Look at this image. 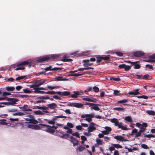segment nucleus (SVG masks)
<instances>
[{"instance_id":"nucleus-12","label":"nucleus","mask_w":155,"mask_h":155,"mask_svg":"<svg viewBox=\"0 0 155 155\" xmlns=\"http://www.w3.org/2000/svg\"><path fill=\"white\" fill-rule=\"evenodd\" d=\"M34 90L33 92L35 93H40L41 91L40 90H46L47 89L45 88H44L42 87H36V89Z\"/></svg>"},{"instance_id":"nucleus-22","label":"nucleus","mask_w":155,"mask_h":155,"mask_svg":"<svg viewBox=\"0 0 155 155\" xmlns=\"http://www.w3.org/2000/svg\"><path fill=\"white\" fill-rule=\"evenodd\" d=\"M34 113L36 115H43L44 114V113L42 112L40 110L34 111Z\"/></svg>"},{"instance_id":"nucleus-3","label":"nucleus","mask_w":155,"mask_h":155,"mask_svg":"<svg viewBox=\"0 0 155 155\" xmlns=\"http://www.w3.org/2000/svg\"><path fill=\"white\" fill-rule=\"evenodd\" d=\"M39 125L42 126L46 127L45 128V130L47 132L51 134H53L54 133L55 131L54 129L51 128V126L50 125H47L45 124H40Z\"/></svg>"},{"instance_id":"nucleus-44","label":"nucleus","mask_w":155,"mask_h":155,"mask_svg":"<svg viewBox=\"0 0 155 155\" xmlns=\"http://www.w3.org/2000/svg\"><path fill=\"white\" fill-rule=\"evenodd\" d=\"M62 61L63 62H70L72 61L73 60L70 58H64Z\"/></svg>"},{"instance_id":"nucleus-59","label":"nucleus","mask_w":155,"mask_h":155,"mask_svg":"<svg viewBox=\"0 0 155 155\" xmlns=\"http://www.w3.org/2000/svg\"><path fill=\"white\" fill-rule=\"evenodd\" d=\"M104 128L106 131H107L109 133L111 131V128L109 127H105Z\"/></svg>"},{"instance_id":"nucleus-53","label":"nucleus","mask_w":155,"mask_h":155,"mask_svg":"<svg viewBox=\"0 0 155 155\" xmlns=\"http://www.w3.org/2000/svg\"><path fill=\"white\" fill-rule=\"evenodd\" d=\"M141 130H140L136 134L135 137H140L141 136L142 132Z\"/></svg>"},{"instance_id":"nucleus-56","label":"nucleus","mask_w":155,"mask_h":155,"mask_svg":"<svg viewBox=\"0 0 155 155\" xmlns=\"http://www.w3.org/2000/svg\"><path fill=\"white\" fill-rule=\"evenodd\" d=\"M125 64H121L119 65L118 66L119 68L122 69H124L125 66Z\"/></svg>"},{"instance_id":"nucleus-35","label":"nucleus","mask_w":155,"mask_h":155,"mask_svg":"<svg viewBox=\"0 0 155 155\" xmlns=\"http://www.w3.org/2000/svg\"><path fill=\"white\" fill-rule=\"evenodd\" d=\"M100 105L98 104V105H94V106L92 107V108L95 110H99L100 109V108L98 107V106H100Z\"/></svg>"},{"instance_id":"nucleus-32","label":"nucleus","mask_w":155,"mask_h":155,"mask_svg":"<svg viewBox=\"0 0 155 155\" xmlns=\"http://www.w3.org/2000/svg\"><path fill=\"white\" fill-rule=\"evenodd\" d=\"M62 78V77H56L55 78V79L57 81H66L67 80V78H63V79H61Z\"/></svg>"},{"instance_id":"nucleus-50","label":"nucleus","mask_w":155,"mask_h":155,"mask_svg":"<svg viewBox=\"0 0 155 155\" xmlns=\"http://www.w3.org/2000/svg\"><path fill=\"white\" fill-rule=\"evenodd\" d=\"M102 60H104L105 61H107L109 60L110 59V58L108 56H102Z\"/></svg>"},{"instance_id":"nucleus-45","label":"nucleus","mask_w":155,"mask_h":155,"mask_svg":"<svg viewBox=\"0 0 155 155\" xmlns=\"http://www.w3.org/2000/svg\"><path fill=\"white\" fill-rule=\"evenodd\" d=\"M128 101V100L127 99H125L119 101L117 102L118 103H123L127 102Z\"/></svg>"},{"instance_id":"nucleus-34","label":"nucleus","mask_w":155,"mask_h":155,"mask_svg":"<svg viewBox=\"0 0 155 155\" xmlns=\"http://www.w3.org/2000/svg\"><path fill=\"white\" fill-rule=\"evenodd\" d=\"M110 80L116 81H120L121 80V79L119 78L111 77L110 78Z\"/></svg>"},{"instance_id":"nucleus-16","label":"nucleus","mask_w":155,"mask_h":155,"mask_svg":"<svg viewBox=\"0 0 155 155\" xmlns=\"http://www.w3.org/2000/svg\"><path fill=\"white\" fill-rule=\"evenodd\" d=\"M47 107L51 109H54L57 107V105L55 103H52L47 105Z\"/></svg>"},{"instance_id":"nucleus-1","label":"nucleus","mask_w":155,"mask_h":155,"mask_svg":"<svg viewBox=\"0 0 155 155\" xmlns=\"http://www.w3.org/2000/svg\"><path fill=\"white\" fill-rule=\"evenodd\" d=\"M58 56V55L53 54L51 55H47L43 57H40L37 60V61L41 63L48 60H53L57 58Z\"/></svg>"},{"instance_id":"nucleus-37","label":"nucleus","mask_w":155,"mask_h":155,"mask_svg":"<svg viewBox=\"0 0 155 155\" xmlns=\"http://www.w3.org/2000/svg\"><path fill=\"white\" fill-rule=\"evenodd\" d=\"M57 92H55L53 91H50L46 92V94H57Z\"/></svg>"},{"instance_id":"nucleus-41","label":"nucleus","mask_w":155,"mask_h":155,"mask_svg":"<svg viewBox=\"0 0 155 155\" xmlns=\"http://www.w3.org/2000/svg\"><path fill=\"white\" fill-rule=\"evenodd\" d=\"M137 63H136L135 64L134 67V69H139L141 67L140 65L139 64H138Z\"/></svg>"},{"instance_id":"nucleus-19","label":"nucleus","mask_w":155,"mask_h":155,"mask_svg":"<svg viewBox=\"0 0 155 155\" xmlns=\"http://www.w3.org/2000/svg\"><path fill=\"white\" fill-rule=\"evenodd\" d=\"M19 108H20V109L22 110V111H28V106L27 105H25L23 107H19Z\"/></svg>"},{"instance_id":"nucleus-11","label":"nucleus","mask_w":155,"mask_h":155,"mask_svg":"<svg viewBox=\"0 0 155 155\" xmlns=\"http://www.w3.org/2000/svg\"><path fill=\"white\" fill-rule=\"evenodd\" d=\"M91 125L89 126L88 128V131L89 132H92L96 129L95 127H94L95 124L92 122L91 123Z\"/></svg>"},{"instance_id":"nucleus-63","label":"nucleus","mask_w":155,"mask_h":155,"mask_svg":"<svg viewBox=\"0 0 155 155\" xmlns=\"http://www.w3.org/2000/svg\"><path fill=\"white\" fill-rule=\"evenodd\" d=\"M149 77V75H148V74H146L143 76V77H142V79L147 80V79Z\"/></svg>"},{"instance_id":"nucleus-2","label":"nucleus","mask_w":155,"mask_h":155,"mask_svg":"<svg viewBox=\"0 0 155 155\" xmlns=\"http://www.w3.org/2000/svg\"><path fill=\"white\" fill-rule=\"evenodd\" d=\"M81 117L82 118H84L85 117H86L85 120L89 122H91L92 120V118L94 117L97 119L102 118L101 116L99 115L95 116V114L93 113H92L90 114H83L81 115Z\"/></svg>"},{"instance_id":"nucleus-27","label":"nucleus","mask_w":155,"mask_h":155,"mask_svg":"<svg viewBox=\"0 0 155 155\" xmlns=\"http://www.w3.org/2000/svg\"><path fill=\"white\" fill-rule=\"evenodd\" d=\"M146 112L149 115L154 116L155 115V112L153 110H147Z\"/></svg>"},{"instance_id":"nucleus-55","label":"nucleus","mask_w":155,"mask_h":155,"mask_svg":"<svg viewBox=\"0 0 155 155\" xmlns=\"http://www.w3.org/2000/svg\"><path fill=\"white\" fill-rule=\"evenodd\" d=\"M67 125L68 126V127L69 128L70 127L71 128H72L74 127V125L73 124L71 123L68 122L67 123Z\"/></svg>"},{"instance_id":"nucleus-28","label":"nucleus","mask_w":155,"mask_h":155,"mask_svg":"<svg viewBox=\"0 0 155 155\" xmlns=\"http://www.w3.org/2000/svg\"><path fill=\"white\" fill-rule=\"evenodd\" d=\"M41 127L38 125H33L32 129L35 130H38L40 129Z\"/></svg>"},{"instance_id":"nucleus-60","label":"nucleus","mask_w":155,"mask_h":155,"mask_svg":"<svg viewBox=\"0 0 155 155\" xmlns=\"http://www.w3.org/2000/svg\"><path fill=\"white\" fill-rule=\"evenodd\" d=\"M137 129H133L132 131L131 134H130V135H133L134 134L137 133Z\"/></svg>"},{"instance_id":"nucleus-14","label":"nucleus","mask_w":155,"mask_h":155,"mask_svg":"<svg viewBox=\"0 0 155 155\" xmlns=\"http://www.w3.org/2000/svg\"><path fill=\"white\" fill-rule=\"evenodd\" d=\"M74 93L73 94H70L69 97H71L72 98H76L78 97V95L81 94L80 93V92L78 91H74Z\"/></svg>"},{"instance_id":"nucleus-51","label":"nucleus","mask_w":155,"mask_h":155,"mask_svg":"<svg viewBox=\"0 0 155 155\" xmlns=\"http://www.w3.org/2000/svg\"><path fill=\"white\" fill-rule=\"evenodd\" d=\"M29 86L30 88H33L34 89H36V88L37 87L35 82L34 83V84L30 85Z\"/></svg>"},{"instance_id":"nucleus-47","label":"nucleus","mask_w":155,"mask_h":155,"mask_svg":"<svg viewBox=\"0 0 155 155\" xmlns=\"http://www.w3.org/2000/svg\"><path fill=\"white\" fill-rule=\"evenodd\" d=\"M97 144L102 145L103 144V142L101 139H97L96 140Z\"/></svg>"},{"instance_id":"nucleus-10","label":"nucleus","mask_w":155,"mask_h":155,"mask_svg":"<svg viewBox=\"0 0 155 155\" xmlns=\"http://www.w3.org/2000/svg\"><path fill=\"white\" fill-rule=\"evenodd\" d=\"M25 120L27 121H29L30 123L33 124H37L38 122V120H35L34 118H26Z\"/></svg>"},{"instance_id":"nucleus-7","label":"nucleus","mask_w":155,"mask_h":155,"mask_svg":"<svg viewBox=\"0 0 155 155\" xmlns=\"http://www.w3.org/2000/svg\"><path fill=\"white\" fill-rule=\"evenodd\" d=\"M46 80L42 79L40 80H39L35 82L37 86V87H39L41 85L44 84L46 82Z\"/></svg>"},{"instance_id":"nucleus-31","label":"nucleus","mask_w":155,"mask_h":155,"mask_svg":"<svg viewBox=\"0 0 155 155\" xmlns=\"http://www.w3.org/2000/svg\"><path fill=\"white\" fill-rule=\"evenodd\" d=\"M25 114L24 113L22 112H17L13 114V116H22L25 115Z\"/></svg>"},{"instance_id":"nucleus-18","label":"nucleus","mask_w":155,"mask_h":155,"mask_svg":"<svg viewBox=\"0 0 155 155\" xmlns=\"http://www.w3.org/2000/svg\"><path fill=\"white\" fill-rule=\"evenodd\" d=\"M83 105L81 103L74 102V107L78 108H81L83 107Z\"/></svg>"},{"instance_id":"nucleus-9","label":"nucleus","mask_w":155,"mask_h":155,"mask_svg":"<svg viewBox=\"0 0 155 155\" xmlns=\"http://www.w3.org/2000/svg\"><path fill=\"white\" fill-rule=\"evenodd\" d=\"M57 94L63 95L65 96H70V93L69 91H65L64 92L58 91Z\"/></svg>"},{"instance_id":"nucleus-54","label":"nucleus","mask_w":155,"mask_h":155,"mask_svg":"<svg viewBox=\"0 0 155 155\" xmlns=\"http://www.w3.org/2000/svg\"><path fill=\"white\" fill-rule=\"evenodd\" d=\"M23 91L25 93H31L32 91H29L27 89H23Z\"/></svg>"},{"instance_id":"nucleus-38","label":"nucleus","mask_w":155,"mask_h":155,"mask_svg":"<svg viewBox=\"0 0 155 155\" xmlns=\"http://www.w3.org/2000/svg\"><path fill=\"white\" fill-rule=\"evenodd\" d=\"M96 58L97 59L96 62L99 63L101 62L102 60V56H96Z\"/></svg>"},{"instance_id":"nucleus-48","label":"nucleus","mask_w":155,"mask_h":155,"mask_svg":"<svg viewBox=\"0 0 155 155\" xmlns=\"http://www.w3.org/2000/svg\"><path fill=\"white\" fill-rule=\"evenodd\" d=\"M83 75V74H78V73H73L71 74L70 75L72 76L78 77V76H81Z\"/></svg>"},{"instance_id":"nucleus-40","label":"nucleus","mask_w":155,"mask_h":155,"mask_svg":"<svg viewBox=\"0 0 155 155\" xmlns=\"http://www.w3.org/2000/svg\"><path fill=\"white\" fill-rule=\"evenodd\" d=\"M85 149V147H83L82 146H80L79 147L77 148V150L79 152H81V151H83L84 149Z\"/></svg>"},{"instance_id":"nucleus-46","label":"nucleus","mask_w":155,"mask_h":155,"mask_svg":"<svg viewBox=\"0 0 155 155\" xmlns=\"http://www.w3.org/2000/svg\"><path fill=\"white\" fill-rule=\"evenodd\" d=\"M128 101V100L127 99H125L119 101L117 102L118 103H123L127 102Z\"/></svg>"},{"instance_id":"nucleus-23","label":"nucleus","mask_w":155,"mask_h":155,"mask_svg":"<svg viewBox=\"0 0 155 155\" xmlns=\"http://www.w3.org/2000/svg\"><path fill=\"white\" fill-rule=\"evenodd\" d=\"M113 110H117L118 111H121L123 112L124 111V109L123 107H114L113 108Z\"/></svg>"},{"instance_id":"nucleus-17","label":"nucleus","mask_w":155,"mask_h":155,"mask_svg":"<svg viewBox=\"0 0 155 155\" xmlns=\"http://www.w3.org/2000/svg\"><path fill=\"white\" fill-rule=\"evenodd\" d=\"M58 118H64L66 119L67 118V117L66 116L63 115L56 116L55 117L52 118V120L55 122V121H56L57 120Z\"/></svg>"},{"instance_id":"nucleus-52","label":"nucleus","mask_w":155,"mask_h":155,"mask_svg":"<svg viewBox=\"0 0 155 155\" xmlns=\"http://www.w3.org/2000/svg\"><path fill=\"white\" fill-rule=\"evenodd\" d=\"M72 135L74 136H76L78 138L80 137V134L78 132H76L74 133H72Z\"/></svg>"},{"instance_id":"nucleus-13","label":"nucleus","mask_w":155,"mask_h":155,"mask_svg":"<svg viewBox=\"0 0 155 155\" xmlns=\"http://www.w3.org/2000/svg\"><path fill=\"white\" fill-rule=\"evenodd\" d=\"M71 141L73 143V146H74L75 145H78V140L75 139V138L71 136L70 137Z\"/></svg>"},{"instance_id":"nucleus-43","label":"nucleus","mask_w":155,"mask_h":155,"mask_svg":"<svg viewBox=\"0 0 155 155\" xmlns=\"http://www.w3.org/2000/svg\"><path fill=\"white\" fill-rule=\"evenodd\" d=\"M47 88L50 90H53L54 88H59V87L58 86H48Z\"/></svg>"},{"instance_id":"nucleus-4","label":"nucleus","mask_w":155,"mask_h":155,"mask_svg":"<svg viewBox=\"0 0 155 155\" xmlns=\"http://www.w3.org/2000/svg\"><path fill=\"white\" fill-rule=\"evenodd\" d=\"M30 64V62L28 61H24L20 63H16L15 64H14L12 65V67L15 70L17 67H19L20 66H22L24 65H28Z\"/></svg>"},{"instance_id":"nucleus-20","label":"nucleus","mask_w":155,"mask_h":155,"mask_svg":"<svg viewBox=\"0 0 155 155\" xmlns=\"http://www.w3.org/2000/svg\"><path fill=\"white\" fill-rule=\"evenodd\" d=\"M37 99L42 100H47L50 99V97L48 95H45L38 97H37Z\"/></svg>"},{"instance_id":"nucleus-62","label":"nucleus","mask_w":155,"mask_h":155,"mask_svg":"<svg viewBox=\"0 0 155 155\" xmlns=\"http://www.w3.org/2000/svg\"><path fill=\"white\" fill-rule=\"evenodd\" d=\"M63 69V68H52V71H56L60 70H62Z\"/></svg>"},{"instance_id":"nucleus-33","label":"nucleus","mask_w":155,"mask_h":155,"mask_svg":"<svg viewBox=\"0 0 155 155\" xmlns=\"http://www.w3.org/2000/svg\"><path fill=\"white\" fill-rule=\"evenodd\" d=\"M132 66V65H126L125 64V68H124V70L125 71H128L130 70V69L131 67Z\"/></svg>"},{"instance_id":"nucleus-58","label":"nucleus","mask_w":155,"mask_h":155,"mask_svg":"<svg viewBox=\"0 0 155 155\" xmlns=\"http://www.w3.org/2000/svg\"><path fill=\"white\" fill-rule=\"evenodd\" d=\"M116 54L118 56L121 57L123 56V53L121 52L120 51L116 52Z\"/></svg>"},{"instance_id":"nucleus-24","label":"nucleus","mask_w":155,"mask_h":155,"mask_svg":"<svg viewBox=\"0 0 155 155\" xmlns=\"http://www.w3.org/2000/svg\"><path fill=\"white\" fill-rule=\"evenodd\" d=\"M122 124L121 123H120V124L118 126V127L119 128H121L122 130H126L127 129V128L125 127H124L122 125Z\"/></svg>"},{"instance_id":"nucleus-57","label":"nucleus","mask_w":155,"mask_h":155,"mask_svg":"<svg viewBox=\"0 0 155 155\" xmlns=\"http://www.w3.org/2000/svg\"><path fill=\"white\" fill-rule=\"evenodd\" d=\"M45 71H52V66H50L49 67H47L45 69Z\"/></svg>"},{"instance_id":"nucleus-21","label":"nucleus","mask_w":155,"mask_h":155,"mask_svg":"<svg viewBox=\"0 0 155 155\" xmlns=\"http://www.w3.org/2000/svg\"><path fill=\"white\" fill-rule=\"evenodd\" d=\"M63 128L65 129L68 130L66 131V132L67 133L72 134V130L71 129L69 128L67 126H64V127Z\"/></svg>"},{"instance_id":"nucleus-36","label":"nucleus","mask_w":155,"mask_h":155,"mask_svg":"<svg viewBox=\"0 0 155 155\" xmlns=\"http://www.w3.org/2000/svg\"><path fill=\"white\" fill-rule=\"evenodd\" d=\"M26 75H24V76H21L20 77H17L16 78V81H19L20 80L23 79L25 78H26Z\"/></svg>"},{"instance_id":"nucleus-49","label":"nucleus","mask_w":155,"mask_h":155,"mask_svg":"<svg viewBox=\"0 0 155 155\" xmlns=\"http://www.w3.org/2000/svg\"><path fill=\"white\" fill-rule=\"evenodd\" d=\"M93 88L94 91L95 92H98L99 91V88L97 87L94 86L93 87Z\"/></svg>"},{"instance_id":"nucleus-26","label":"nucleus","mask_w":155,"mask_h":155,"mask_svg":"<svg viewBox=\"0 0 155 155\" xmlns=\"http://www.w3.org/2000/svg\"><path fill=\"white\" fill-rule=\"evenodd\" d=\"M6 90L8 91H13L15 89V88L13 87H6Z\"/></svg>"},{"instance_id":"nucleus-29","label":"nucleus","mask_w":155,"mask_h":155,"mask_svg":"<svg viewBox=\"0 0 155 155\" xmlns=\"http://www.w3.org/2000/svg\"><path fill=\"white\" fill-rule=\"evenodd\" d=\"M48 107L43 106L42 107V110H43V111L45 113H48L49 112L47 111V110H49Z\"/></svg>"},{"instance_id":"nucleus-15","label":"nucleus","mask_w":155,"mask_h":155,"mask_svg":"<svg viewBox=\"0 0 155 155\" xmlns=\"http://www.w3.org/2000/svg\"><path fill=\"white\" fill-rule=\"evenodd\" d=\"M69 135L68 134H64L62 132H59V136L61 138H67L68 137Z\"/></svg>"},{"instance_id":"nucleus-6","label":"nucleus","mask_w":155,"mask_h":155,"mask_svg":"<svg viewBox=\"0 0 155 155\" xmlns=\"http://www.w3.org/2000/svg\"><path fill=\"white\" fill-rule=\"evenodd\" d=\"M7 100L8 101L9 105H13L16 104V102L18 101V100L17 98H9Z\"/></svg>"},{"instance_id":"nucleus-42","label":"nucleus","mask_w":155,"mask_h":155,"mask_svg":"<svg viewBox=\"0 0 155 155\" xmlns=\"http://www.w3.org/2000/svg\"><path fill=\"white\" fill-rule=\"evenodd\" d=\"M113 146L114 147H115L116 148H122V146L120 145L119 144H113Z\"/></svg>"},{"instance_id":"nucleus-25","label":"nucleus","mask_w":155,"mask_h":155,"mask_svg":"<svg viewBox=\"0 0 155 155\" xmlns=\"http://www.w3.org/2000/svg\"><path fill=\"white\" fill-rule=\"evenodd\" d=\"M124 120L129 122H133L132 119L130 116H127L125 117Z\"/></svg>"},{"instance_id":"nucleus-39","label":"nucleus","mask_w":155,"mask_h":155,"mask_svg":"<svg viewBox=\"0 0 155 155\" xmlns=\"http://www.w3.org/2000/svg\"><path fill=\"white\" fill-rule=\"evenodd\" d=\"M144 137L148 138H150L151 137H155V135L150 134H144Z\"/></svg>"},{"instance_id":"nucleus-5","label":"nucleus","mask_w":155,"mask_h":155,"mask_svg":"<svg viewBox=\"0 0 155 155\" xmlns=\"http://www.w3.org/2000/svg\"><path fill=\"white\" fill-rule=\"evenodd\" d=\"M133 56L137 57H140L144 55L145 53L142 51H134L132 52Z\"/></svg>"},{"instance_id":"nucleus-8","label":"nucleus","mask_w":155,"mask_h":155,"mask_svg":"<svg viewBox=\"0 0 155 155\" xmlns=\"http://www.w3.org/2000/svg\"><path fill=\"white\" fill-rule=\"evenodd\" d=\"M114 138L120 141H127L128 140L125 139L124 137L121 136H117L114 137Z\"/></svg>"},{"instance_id":"nucleus-30","label":"nucleus","mask_w":155,"mask_h":155,"mask_svg":"<svg viewBox=\"0 0 155 155\" xmlns=\"http://www.w3.org/2000/svg\"><path fill=\"white\" fill-rule=\"evenodd\" d=\"M120 91L117 90H114V91L113 94L115 96H117L119 94H120Z\"/></svg>"},{"instance_id":"nucleus-61","label":"nucleus","mask_w":155,"mask_h":155,"mask_svg":"<svg viewBox=\"0 0 155 155\" xmlns=\"http://www.w3.org/2000/svg\"><path fill=\"white\" fill-rule=\"evenodd\" d=\"M18 67L15 69V70L16 71H18L19 70H23L25 69V67Z\"/></svg>"},{"instance_id":"nucleus-64","label":"nucleus","mask_w":155,"mask_h":155,"mask_svg":"<svg viewBox=\"0 0 155 155\" xmlns=\"http://www.w3.org/2000/svg\"><path fill=\"white\" fill-rule=\"evenodd\" d=\"M141 147L145 149H147L148 148V147L145 144H143L141 145Z\"/></svg>"}]
</instances>
